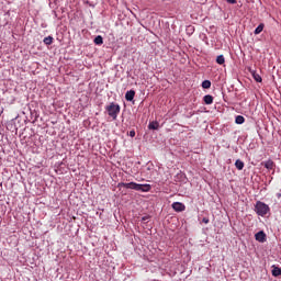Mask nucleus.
I'll use <instances>...</instances> for the list:
<instances>
[{
    "instance_id": "1",
    "label": "nucleus",
    "mask_w": 281,
    "mask_h": 281,
    "mask_svg": "<svg viewBox=\"0 0 281 281\" xmlns=\"http://www.w3.org/2000/svg\"><path fill=\"white\" fill-rule=\"evenodd\" d=\"M119 188H126L127 190H136V192H150V184H139L137 182H121Z\"/></svg>"
},
{
    "instance_id": "2",
    "label": "nucleus",
    "mask_w": 281,
    "mask_h": 281,
    "mask_svg": "<svg viewBox=\"0 0 281 281\" xmlns=\"http://www.w3.org/2000/svg\"><path fill=\"white\" fill-rule=\"evenodd\" d=\"M269 205H267L265 202L257 201L255 205V212L258 214V216H267L270 212Z\"/></svg>"
},
{
    "instance_id": "3",
    "label": "nucleus",
    "mask_w": 281,
    "mask_h": 281,
    "mask_svg": "<svg viewBox=\"0 0 281 281\" xmlns=\"http://www.w3.org/2000/svg\"><path fill=\"white\" fill-rule=\"evenodd\" d=\"M108 114L112 120H117V115H120V105L115 103H111L106 106Z\"/></svg>"
},
{
    "instance_id": "4",
    "label": "nucleus",
    "mask_w": 281,
    "mask_h": 281,
    "mask_svg": "<svg viewBox=\"0 0 281 281\" xmlns=\"http://www.w3.org/2000/svg\"><path fill=\"white\" fill-rule=\"evenodd\" d=\"M171 207L175 212H186V204L181 202H173Z\"/></svg>"
},
{
    "instance_id": "5",
    "label": "nucleus",
    "mask_w": 281,
    "mask_h": 281,
    "mask_svg": "<svg viewBox=\"0 0 281 281\" xmlns=\"http://www.w3.org/2000/svg\"><path fill=\"white\" fill-rule=\"evenodd\" d=\"M256 240H258V243H265L267 240V234H265V232H258L255 235Z\"/></svg>"
},
{
    "instance_id": "6",
    "label": "nucleus",
    "mask_w": 281,
    "mask_h": 281,
    "mask_svg": "<svg viewBox=\"0 0 281 281\" xmlns=\"http://www.w3.org/2000/svg\"><path fill=\"white\" fill-rule=\"evenodd\" d=\"M134 98H135V92H134V90H130V91H127V92L125 93V100H126L127 102H133Z\"/></svg>"
},
{
    "instance_id": "7",
    "label": "nucleus",
    "mask_w": 281,
    "mask_h": 281,
    "mask_svg": "<svg viewBox=\"0 0 281 281\" xmlns=\"http://www.w3.org/2000/svg\"><path fill=\"white\" fill-rule=\"evenodd\" d=\"M204 100V104H212L214 102V97H212L211 94H206L203 98Z\"/></svg>"
},
{
    "instance_id": "8",
    "label": "nucleus",
    "mask_w": 281,
    "mask_h": 281,
    "mask_svg": "<svg viewBox=\"0 0 281 281\" xmlns=\"http://www.w3.org/2000/svg\"><path fill=\"white\" fill-rule=\"evenodd\" d=\"M159 128V123L158 122H150L148 125L149 131H157Z\"/></svg>"
},
{
    "instance_id": "9",
    "label": "nucleus",
    "mask_w": 281,
    "mask_h": 281,
    "mask_svg": "<svg viewBox=\"0 0 281 281\" xmlns=\"http://www.w3.org/2000/svg\"><path fill=\"white\" fill-rule=\"evenodd\" d=\"M235 168H237V170H243V168H245V162H243L240 159H237L235 161Z\"/></svg>"
},
{
    "instance_id": "10",
    "label": "nucleus",
    "mask_w": 281,
    "mask_h": 281,
    "mask_svg": "<svg viewBox=\"0 0 281 281\" xmlns=\"http://www.w3.org/2000/svg\"><path fill=\"white\" fill-rule=\"evenodd\" d=\"M272 276L274 278H278L279 276H281V269L279 267L274 266L273 269H272Z\"/></svg>"
},
{
    "instance_id": "11",
    "label": "nucleus",
    "mask_w": 281,
    "mask_h": 281,
    "mask_svg": "<svg viewBox=\"0 0 281 281\" xmlns=\"http://www.w3.org/2000/svg\"><path fill=\"white\" fill-rule=\"evenodd\" d=\"M104 43V40L102 38V35H98L94 38V45H102Z\"/></svg>"
},
{
    "instance_id": "12",
    "label": "nucleus",
    "mask_w": 281,
    "mask_h": 281,
    "mask_svg": "<svg viewBox=\"0 0 281 281\" xmlns=\"http://www.w3.org/2000/svg\"><path fill=\"white\" fill-rule=\"evenodd\" d=\"M262 30H265V24H259L256 29H255V34L258 35L262 32Z\"/></svg>"
},
{
    "instance_id": "13",
    "label": "nucleus",
    "mask_w": 281,
    "mask_h": 281,
    "mask_svg": "<svg viewBox=\"0 0 281 281\" xmlns=\"http://www.w3.org/2000/svg\"><path fill=\"white\" fill-rule=\"evenodd\" d=\"M217 65H225V57L223 55H220L216 57Z\"/></svg>"
},
{
    "instance_id": "14",
    "label": "nucleus",
    "mask_w": 281,
    "mask_h": 281,
    "mask_svg": "<svg viewBox=\"0 0 281 281\" xmlns=\"http://www.w3.org/2000/svg\"><path fill=\"white\" fill-rule=\"evenodd\" d=\"M210 87H212V81L211 80H204L202 82V88L203 89H210Z\"/></svg>"
},
{
    "instance_id": "15",
    "label": "nucleus",
    "mask_w": 281,
    "mask_h": 281,
    "mask_svg": "<svg viewBox=\"0 0 281 281\" xmlns=\"http://www.w3.org/2000/svg\"><path fill=\"white\" fill-rule=\"evenodd\" d=\"M235 122L237 124H245V116L243 115H237L236 119H235Z\"/></svg>"
},
{
    "instance_id": "16",
    "label": "nucleus",
    "mask_w": 281,
    "mask_h": 281,
    "mask_svg": "<svg viewBox=\"0 0 281 281\" xmlns=\"http://www.w3.org/2000/svg\"><path fill=\"white\" fill-rule=\"evenodd\" d=\"M52 43H54V37L47 36V37L44 38V44L45 45H52Z\"/></svg>"
},
{
    "instance_id": "17",
    "label": "nucleus",
    "mask_w": 281,
    "mask_h": 281,
    "mask_svg": "<svg viewBox=\"0 0 281 281\" xmlns=\"http://www.w3.org/2000/svg\"><path fill=\"white\" fill-rule=\"evenodd\" d=\"M265 168H267V170H272L273 169V161L268 160L265 162Z\"/></svg>"
},
{
    "instance_id": "18",
    "label": "nucleus",
    "mask_w": 281,
    "mask_h": 281,
    "mask_svg": "<svg viewBox=\"0 0 281 281\" xmlns=\"http://www.w3.org/2000/svg\"><path fill=\"white\" fill-rule=\"evenodd\" d=\"M252 78L256 82H262V77H260L258 72H252Z\"/></svg>"
},
{
    "instance_id": "19",
    "label": "nucleus",
    "mask_w": 281,
    "mask_h": 281,
    "mask_svg": "<svg viewBox=\"0 0 281 281\" xmlns=\"http://www.w3.org/2000/svg\"><path fill=\"white\" fill-rule=\"evenodd\" d=\"M202 223H205V225H207V223H210V218L203 217Z\"/></svg>"
},
{
    "instance_id": "20",
    "label": "nucleus",
    "mask_w": 281,
    "mask_h": 281,
    "mask_svg": "<svg viewBox=\"0 0 281 281\" xmlns=\"http://www.w3.org/2000/svg\"><path fill=\"white\" fill-rule=\"evenodd\" d=\"M130 137H135V131L130 132Z\"/></svg>"
},
{
    "instance_id": "21",
    "label": "nucleus",
    "mask_w": 281,
    "mask_h": 281,
    "mask_svg": "<svg viewBox=\"0 0 281 281\" xmlns=\"http://www.w3.org/2000/svg\"><path fill=\"white\" fill-rule=\"evenodd\" d=\"M226 1L227 3H232V4L236 3V0H226Z\"/></svg>"
},
{
    "instance_id": "22",
    "label": "nucleus",
    "mask_w": 281,
    "mask_h": 281,
    "mask_svg": "<svg viewBox=\"0 0 281 281\" xmlns=\"http://www.w3.org/2000/svg\"><path fill=\"white\" fill-rule=\"evenodd\" d=\"M147 170H148V171L153 170V167H150V166H149V167H147Z\"/></svg>"
},
{
    "instance_id": "23",
    "label": "nucleus",
    "mask_w": 281,
    "mask_h": 281,
    "mask_svg": "<svg viewBox=\"0 0 281 281\" xmlns=\"http://www.w3.org/2000/svg\"><path fill=\"white\" fill-rule=\"evenodd\" d=\"M189 30H191V31H192V30H194V29H192V27H190V26H189Z\"/></svg>"
}]
</instances>
